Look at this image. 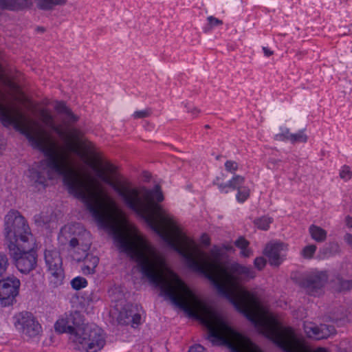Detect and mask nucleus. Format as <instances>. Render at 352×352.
I'll use <instances>...</instances> for the list:
<instances>
[{
	"label": "nucleus",
	"instance_id": "f257e3e1",
	"mask_svg": "<svg viewBox=\"0 0 352 352\" xmlns=\"http://www.w3.org/2000/svg\"><path fill=\"white\" fill-rule=\"evenodd\" d=\"M55 115L47 108H34L19 86L0 73V120L19 132H67V106L56 101Z\"/></svg>",
	"mask_w": 352,
	"mask_h": 352
},
{
	"label": "nucleus",
	"instance_id": "f03ea898",
	"mask_svg": "<svg viewBox=\"0 0 352 352\" xmlns=\"http://www.w3.org/2000/svg\"><path fill=\"white\" fill-rule=\"evenodd\" d=\"M5 236L8 244L19 245L28 243L26 248L34 244V237L32 234L25 218L17 210H12L5 217Z\"/></svg>",
	"mask_w": 352,
	"mask_h": 352
},
{
	"label": "nucleus",
	"instance_id": "7ed1b4c3",
	"mask_svg": "<svg viewBox=\"0 0 352 352\" xmlns=\"http://www.w3.org/2000/svg\"><path fill=\"white\" fill-rule=\"evenodd\" d=\"M73 342L78 350L85 352H98L106 342L102 330L97 326L82 323L74 335Z\"/></svg>",
	"mask_w": 352,
	"mask_h": 352
},
{
	"label": "nucleus",
	"instance_id": "20e7f679",
	"mask_svg": "<svg viewBox=\"0 0 352 352\" xmlns=\"http://www.w3.org/2000/svg\"><path fill=\"white\" fill-rule=\"evenodd\" d=\"M67 232L74 234L69 243V251L74 259L78 262L82 261L91 244L90 232L84 230L79 224L69 226L61 230L63 235H66Z\"/></svg>",
	"mask_w": 352,
	"mask_h": 352
},
{
	"label": "nucleus",
	"instance_id": "39448f33",
	"mask_svg": "<svg viewBox=\"0 0 352 352\" xmlns=\"http://www.w3.org/2000/svg\"><path fill=\"white\" fill-rule=\"evenodd\" d=\"M28 243L8 244L10 255L14 261L16 268L23 274H28L35 269L37 264V254L34 250L36 241L30 248H26Z\"/></svg>",
	"mask_w": 352,
	"mask_h": 352
},
{
	"label": "nucleus",
	"instance_id": "423d86ee",
	"mask_svg": "<svg viewBox=\"0 0 352 352\" xmlns=\"http://www.w3.org/2000/svg\"><path fill=\"white\" fill-rule=\"evenodd\" d=\"M14 326L28 338L38 337L42 333L41 324L33 314L28 311L20 312L14 316Z\"/></svg>",
	"mask_w": 352,
	"mask_h": 352
},
{
	"label": "nucleus",
	"instance_id": "0eeeda50",
	"mask_svg": "<svg viewBox=\"0 0 352 352\" xmlns=\"http://www.w3.org/2000/svg\"><path fill=\"white\" fill-rule=\"evenodd\" d=\"M44 257L48 271L52 275L51 283L54 287L61 285L64 279V272L59 252L55 249L45 250Z\"/></svg>",
	"mask_w": 352,
	"mask_h": 352
},
{
	"label": "nucleus",
	"instance_id": "6e6552de",
	"mask_svg": "<svg viewBox=\"0 0 352 352\" xmlns=\"http://www.w3.org/2000/svg\"><path fill=\"white\" fill-rule=\"evenodd\" d=\"M20 280L14 276L0 279V302L3 306H9L15 301L19 294Z\"/></svg>",
	"mask_w": 352,
	"mask_h": 352
},
{
	"label": "nucleus",
	"instance_id": "1a4fd4ad",
	"mask_svg": "<svg viewBox=\"0 0 352 352\" xmlns=\"http://www.w3.org/2000/svg\"><path fill=\"white\" fill-rule=\"evenodd\" d=\"M82 322L80 313L75 311L69 314H65L63 318L58 319L54 324V329L59 333H70L73 340L76 329L80 327Z\"/></svg>",
	"mask_w": 352,
	"mask_h": 352
},
{
	"label": "nucleus",
	"instance_id": "9d476101",
	"mask_svg": "<svg viewBox=\"0 0 352 352\" xmlns=\"http://www.w3.org/2000/svg\"><path fill=\"white\" fill-rule=\"evenodd\" d=\"M328 280L327 274L323 272H314L307 275L301 282L306 292L311 296H318Z\"/></svg>",
	"mask_w": 352,
	"mask_h": 352
},
{
	"label": "nucleus",
	"instance_id": "9b49d317",
	"mask_svg": "<svg viewBox=\"0 0 352 352\" xmlns=\"http://www.w3.org/2000/svg\"><path fill=\"white\" fill-rule=\"evenodd\" d=\"M118 320L122 324H131L132 327H134L135 324H140L141 316L138 313V305H125L120 311Z\"/></svg>",
	"mask_w": 352,
	"mask_h": 352
},
{
	"label": "nucleus",
	"instance_id": "f8f14e48",
	"mask_svg": "<svg viewBox=\"0 0 352 352\" xmlns=\"http://www.w3.org/2000/svg\"><path fill=\"white\" fill-rule=\"evenodd\" d=\"M283 243H269L266 245L263 254L267 257L271 265L278 266L284 260L281 251L285 250Z\"/></svg>",
	"mask_w": 352,
	"mask_h": 352
},
{
	"label": "nucleus",
	"instance_id": "ddd939ff",
	"mask_svg": "<svg viewBox=\"0 0 352 352\" xmlns=\"http://www.w3.org/2000/svg\"><path fill=\"white\" fill-rule=\"evenodd\" d=\"M305 331L308 337L316 340H322L329 338L336 332L333 326L320 324L318 327L313 324L305 325Z\"/></svg>",
	"mask_w": 352,
	"mask_h": 352
},
{
	"label": "nucleus",
	"instance_id": "4468645a",
	"mask_svg": "<svg viewBox=\"0 0 352 352\" xmlns=\"http://www.w3.org/2000/svg\"><path fill=\"white\" fill-rule=\"evenodd\" d=\"M276 122L278 124H285L298 132H302L306 130L305 128V122L298 116H293L287 112H280L276 118Z\"/></svg>",
	"mask_w": 352,
	"mask_h": 352
},
{
	"label": "nucleus",
	"instance_id": "2eb2a0df",
	"mask_svg": "<svg viewBox=\"0 0 352 352\" xmlns=\"http://www.w3.org/2000/svg\"><path fill=\"white\" fill-rule=\"evenodd\" d=\"M32 4V0H0L1 8L12 11L28 8Z\"/></svg>",
	"mask_w": 352,
	"mask_h": 352
},
{
	"label": "nucleus",
	"instance_id": "dca6fc26",
	"mask_svg": "<svg viewBox=\"0 0 352 352\" xmlns=\"http://www.w3.org/2000/svg\"><path fill=\"white\" fill-rule=\"evenodd\" d=\"M111 111L117 118H124L132 112V108L129 102L118 101L111 107Z\"/></svg>",
	"mask_w": 352,
	"mask_h": 352
},
{
	"label": "nucleus",
	"instance_id": "f3484780",
	"mask_svg": "<svg viewBox=\"0 0 352 352\" xmlns=\"http://www.w3.org/2000/svg\"><path fill=\"white\" fill-rule=\"evenodd\" d=\"M82 261L84 262V265L82 267L83 274H94L95 272V268L98 264L99 258L93 254L87 253Z\"/></svg>",
	"mask_w": 352,
	"mask_h": 352
},
{
	"label": "nucleus",
	"instance_id": "a211bd4d",
	"mask_svg": "<svg viewBox=\"0 0 352 352\" xmlns=\"http://www.w3.org/2000/svg\"><path fill=\"white\" fill-rule=\"evenodd\" d=\"M36 8L44 11L52 10L56 6H63L67 0H34Z\"/></svg>",
	"mask_w": 352,
	"mask_h": 352
},
{
	"label": "nucleus",
	"instance_id": "6ab92c4d",
	"mask_svg": "<svg viewBox=\"0 0 352 352\" xmlns=\"http://www.w3.org/2000/svg\"><path fill=\"white\" fill-rule=\"evenodd\" d=\"M309 232L311 238L316 242L322 243L327 239V233L326 230L318 226L311 225Z\"/></svg>",
	"mask_w": 352,
	"mask_h": 352
},
{
	"label": "nucleus",
	"instance_id": "aec40b11",
	"mask_svg": "<svg viewBox=\"0 0 352 352\" xmlns=\"http://www.w3.org/2000/svg\"><path fill=\"white\" fill-rule=\"evenodd\" d=\"M273 219L270 217L263 216L256 219L254 223L258 228L267 230L270 228V225L272 223Z\"/></svg>",
	"mask_w": 352,
	"mask_h": 352
},
{
	"label": "nucleus",
	"instance_id": "412c9836",
	"mask_svg": "<svg viewBox=\"0 0 352 352\" xmlns=\"http://www.w3.org/2000/svg\"><path fill=\"white\" fill-rule=\"evenodd\" d=\"M245 178L241 175H236L233 177L228 183L225 184V187H228L232 189H239L243 187Z\"/></svg>",
	"mask_w": 352,
	"mask_h": 352
},
{
	"label": "nucleus",
	"instance_id": "4be33fe9",
	"mask_svg": "<svg viewBox=\"0 0 352 352\" xmlns=\"http://www.w3.org/2000/svg\"><path fill=\"white\" fill-rule=\"evenodd\" d=\"M288 135L287 140L292 144L305 142L307 136L304 133H286Z\"/></svg>",
	"mask_w": 352,
	"mask_h": 352
},
{
	"label": "nucleus",
	"instance_id": "5701e85b",
	"mask_svg": "<svg viewBox=\"0 0 352 352\" xmlns=\"http://www.w3.org/2000/svg\"><path fill=\"white\" fill-rule=\"evenodd\" d=\"M9 266L8 259L7 256L0 252V278H5L6 270Z\"/></svg>",
	"mask_w": 352,
	"mask_h": 352
},
{
	"label": "nucleus",
	"instance_id": "b1692460",
	"mask_svg": "<svg viewBox=\"0 0 352 352\" xmlns=\"http://www.w3.org/2000/svg\"><path fill=\"white\" fill-rule=\"evenodd\" d=\"M71 285L74 289L79 290L87 286V281L85 278L78 276L71 281Z\"/></svg>",
	"mask_w": 352,
	"mask_h": 352
},
{
	"label": "nucleus",
	"instance_id": "393cba45",
	"mask_svg": "<svg viewBox=\"0 0 352 352\" xmlns=\"http://www.w3.org/2000/svg\"><path fill=\"white\" fill-rule=\"evenodd\" d=\"M237 190L236 199L238 201L243 202L249 197L250 190L248 187L243 186Z\"/></svg>",
	"mask_w": 352,
	"mask_h": 352
},
{
	"label": "nucleus",
	"instance_id": "a878e982",
	"mask_svg": "<svg viewBox=\"0 0 352 352\" xmlns=\"http://www.w3.org/2000/svg\"><path fill=\"white\" fill-rule=\"evenodd\" d=\"M316 250V246L315 245H309L305 246L302 250V255L305 258H311L313 257Z\"/></svg>",
	"mask_w": 352,
	"mask_h": 352
},
{
	"label": "nucleus",
	"instance_id": "bb28decb",
	"mask_svg": "<svg viewBox=\"0 0 352 352\" xmlns=\"http://www.w3.org/2000/svg\"><path fill=\"white\" fill-rule=\"evenodd\" d=\"M34 220L36 224L41 226L49 223L50 221V218L44 214L43 212H41L38 214H36L34 217Z\"/></svg>",
	"mask_w": 352,
	"mask_h": 352
},
{
	"label": "nucleus",
	"instance_id": "cd10ccee",
	"mask_svg": "<svg viewBox=\"0 0 352 352\" xmlns=\"http://www.w3.org/2000/svg\"><path fill=\"white\" fill-rule=\"evenodd\" d=\"M208 21V26L206 28V32L210 31L214 26H219L223 24V21L219 19H217L212 16H208L207 18Z\"/></svg>",
	"mask_w": 352,
	"mask_h": 352
},
{
	"label": "nucleus",
	"instance_id": "c85d7f7f",
	"mask_svg": "<svg viewBox=\"0 0 352 352\" xmlns=\"http://www.w3.org/2000/svg\"><path fill=\"white\" fill-rule=\"evenodd\" d=\"M340 177L344 181L349 180L352 177V172L348 166H343L340 171Z\"/></svg>",
	"mask_w": 352,
	"mask_h": 352
},
{
	"label": "nucleus",
	"instance_id": "c756f323",
	"mask_svg": "<svg viewBox=\"0 0 352 352\" xmlns=\"http://www.w3.org/2000/svg\"><path fill=\"white\" fill-rule=\"evenodd\" d=\"M151 111L148 109L135 111L132 116L134 119H142L150 116Z\"/></svg>",
	"mask_w": 352,
	"mask_h": 352
},
{
	"label": "nucleus",
	"instance_id": "7c9ffc66",
	"mask_svg": "<svg viewBox=\"0 0 352 352\" xmlns=\"http://www.w3.org/2000/svg\"><path fill=\"white\" fill-rule=\"evenodd\" d=\"M226 170L231 173H234L239 168V165L235 161L228 160L225 163Z\"/></svg>",
	"mask_w": 352,
	"mask_h": 352
},
{
	"label": "nucleus",
	"instance_id": "2f4dec72",
	"mask_svg": "<svg viewBox=\"0 0 352 352\" xmlns=\"http://www.w3.org/2000/svg\"><path fill=\"white\" fill-rule=\"evenodd\" d=\"M185 108L187 109V113L192 118H196L199 116L201 111L197 107H188V105L185 104Z\"/></svg>",
	"mask_w": 352,
	"mask_h": 352
},
{
	"label": "nucleus",
	"instance_id": "473e14b6",
	"mask_svg": "<svg viewBox=\"0 0 352 352\" xmlns=\"http://www.w3.org/2000/svg\"><path fill=\"white\" fill-rule=\"evenodd\" d=\"M254 265L258 270H261L266 265V260L263 257H257L254 259Z\"/></svg>",
	"mask_w": 352,
	"mask_h": 352
},
{
	"label": "nucleus",
	"instance_id": "72a5a7b5",
	"mask_svg": "<svg viewBox=\"0 0 352 352\" xmlns=\"http://www.w3.org/2000/svg\"><path fill=\"white\" fill-rule=\"evenodd\" d=\"M234 244L236 247L241 250L248 248L249 245V241L243 237H239L235 242Z\"/></svg>",
	"mask_w": 352,
	"mask_h": 352
},
{
	"label": "nucleus",
	"instance_id": "f704fd0d",
	"mask_svg": "<svg viewBox=\"0 0 352 352\" xmlns=\"http://www.w3.org/2000/svg\"><path fill=\"white\" fill-rule=\"evenodd\" d=\"M340 289L343 291H348L352 288V280H340Z\"/></svg>",
	"mask_w": 352,
	"mask_h": 352
},
{
	"label": "nucleus",
	"instance_id": "c9c22d12",
	"mask_svg": "<svg viewBox=\"0 0 352 352\" xmlns=\"http://www.w3.org/2000/svg\"><path fill=\"white\" fill-rule=\"evenodd\" d=\"M287 138L288 135H286V133H276L274 136V139L276 141L288 142Z\"/></svg>",
	"mask_w": 352,
	"mask_h": 352
},
{
	"label": "nucleus",
	"instance_id": "e433bc0d",
	"mask_svg": "<svg viewBox=\"0 0 352 352\" xmlns=\"http://www.w3.org/2000/svg\"><path fill=\"white\" fill-rule=\"evenodd\" d=\"M240 254L241 256L248 258L252 254V251L248 248L241 250Z\"/></svg>",
	"mask_w": 352,
	"mask_h": 352
},
{
	"label": "nucleus",
	"instance_id": "4c0bfd02",
	"mask_svg": "<svg viewBox=\"0 0 352 352\" xmlns=\"http://www.w3.org/2000/svg\"><path fill=\"white\" fill-rule=\"evenodd\" d=\"M204 347L200 344H196L193 346H191L188 352H204Z\"/></svg>",
	"mask_w": 352,
	"mask_h": 352
},
{
	"label": "nucleus",
	"instance_id": "58836bf2",
	"mask_svg": "<svg viewBox=\"0 0 352 352\" xmlns=\"http://www.w3.org/2000/svg\"><path fill=\"white\" fill-rule=\"evenodd\" d=\"M344 241L352 248V234H346L344 236Z\"/></svg>",
	"mask_w": 352,
	"mask_h": 352
},
{
	"label": "nucleus",
	"instance_id": "ea45409f",
	"mask_svg": "<svg viewBox=\"0 0 352 352\" xmlns=\"http://www.w3.org/2000/svg\"><path fill=\"white\" fill-rule=\"evenodd\" d=\"M263 52L266 56H270L274 54V52L266 47H263Z\"/></svg>",
	"mask_w": 352,
	"mask_h": 352
},
{
	"label": "nucleus",
	"instance_id": "a19ab883",
	"mask_svg": "<svg viewBox=\"0 0 352 352\" xmlns=\"http://www.w3.org/2000/svg\"><path fill=\"white\" fill-rule=\"evenodd\" d=\"M346 225L349 227L352 228V217L347 216L345 219Z\"/></svg>",
	"mask_w": 352,
	"mask_h": 352
},
{
	"label": "nucleus",
	"instance_id": "79ce46f5",
	"mask_svg": "<svg viewBox=\"0 0 352 352\" xmlns=\"http://www.w3.org/2000/svg\"><path fill=\"white\" fill-rule=\"evenodd\" d=\"M202 243L206 245H209L210 243V240H209V238L208 237L207 235L206 234H204L203 236H202Z\"/></svg>",
	"mask_w": 352,
	"mask_h": 352
},
{
	"label": "nucleus",
	"instance_id": "37998d69",
	"mask_svg": "<svg viewBox=\"0 0 352 352\" xmlns=\"http://www.w3.org/2000/svg\"><path fill=\"white\" fill-rule=\"evenodd\" d=\"M224 248L228 250V251H232L233 250V247L232 245H225L224 246Z\"/></svg>",
	"mask_w": 352,
	"mask_h": 352
},
{
	"label": "nucleus",
	"instance_id": "c03bdc74",
	"mask_svg": "<svg viewBox=\"0 0 352 352\" xmlns=\"http://www.w3.org/2000/svg\"><path fill=\"white\" fill-rule=\"evenodd\" d=\"M226 184H218V186H219V188L221 189V190H223L225 189L226 187H225Z\"/></svg>",
	"mask_w": 352,
	"mask_h": 352
},
{
	"label": "nucleus",
	"instance_id": "a18cd8bd",
	"mask_svg": "<svg viewBox=\"0 0 352 352\" xmlns=\"http://www.w3.org/2000/svg\"><path fill=\"white\" fill-rule=\"evenodd\" d=\"M144 177L146 180L149 179L151 178V175L148 173H145Z\"/></svg>",
	"mask_w": 352,
	"mask_h": 352
},
{
	"label": "nucleus",
	"instance_id": "49530a36",
	"mask_svg": "<svg viewBox=\"0 0 352 352\" xmlns=\"http://www.w3.org/2000/svg\"><path fill=\"white\" fill-rule=\"evenodd\" d=\"M204 129H205L206 130H210V129H212V127H211V126H210V125H209V124H206V125L204 126Z\"/></svg>",
	"mask_w": 352,
	"mask_h": 352
},
{
	"label": "nucleus",
	"instance_id": "de8ad7c7",
	"mask_svg": "<svg viewBox=\"0 0 352 352\" xmlns=\"http://www.w3.org/2000/svg\"><path fill=\"white\" fill-rule=\"evenodd\" d=\"M322 253L324 254V255H326V254L327 253V249H323L322 250Z\"/></svg>",
	"mask_w": 352,
	"mask_h": 352
},
{
	"label": "nucleus",
	"instance_id": "09e8293b",
	"mask_svg": "<svg viewBox=\"0 0 352 352\" xmlns=\"http://www.w3.org/2000/svg\"><path fill=\"white\" fill-rule=\"evenodd\" d=\"M37 30H39V31H44V28H41V27H38V28H37Z\"/></svg>",
	"mask_w": 352,
	"mask_h": 352
},
{
	"label": "nucleus",
	"instance_id": "8fccbe9b",
	"mask_svg": "<svg viewBox=\"0 0 352 352\" xmlns=\"http://www.w3.org/2000/svg\"><path fill=\"white\" fill-rule=\"evenodd\" d=\"M275 162H276L275 160H272L270 161V163H274Z\"/></svg>",
	"mask_w": 352,
	"mask_h": 352
}]
</instances>
